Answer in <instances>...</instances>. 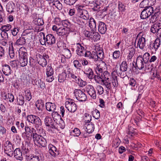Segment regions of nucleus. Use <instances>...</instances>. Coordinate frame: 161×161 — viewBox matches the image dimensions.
Here are the masks:
<instances>
[{"instance_id": "obj_1", "label": "nucleus", "mask_w": 161, "mask_h": 161, "mask_svg": "<svg viewBox=\"0 0 161 161\" xmlns=\"http://www.w3.org/2000/svg\"><path fill=\"white\" fill-rule=\"evenodd\" d=\"M19 62L22 67L26 66L28 63L27 50L24 47H21L19 51Z\"/></svg>"}, {"instance_id": "obj_2", "label": "nucleus", "mask_w": 161, "mask_h": 161, "mask_svg": "<svg viewBox=\"0 0 161 161\" xmlns=\"http://www.w3.org/2000/svg\"><path fill=\"white\" fill-rule=\"evenodd\" d=\"M62 72L59 74L58 76V81L60 83H63L66 80L70 79V71L71 69L68 67L62 66Z\"/></svg>"}, {"instance_id": "obj_3", "label": "nucleus", "mask_w": 161, "mask_h": 161, "mask_svg": "<svg viewBox=\"0 0 161 161\" xmlns=\"http://www.w3.org/2000/svg\"><path fill=\"white\" fill-rule=\"evenodd\" d=\"M43 35V40L42 39H40V41L41 44L44 45L46 42L47 44L50 45H52L54 44L56 42V38L54 36L51 34H48L47 35L45 36V34L43 33H42Z\"/></svg>"}, {"instance_id": "obj_4", "label": "nucleus", "mask_w": 161, "mask_h": 161, "mask_svg": "<svg viewBox=\"0 0 161 161\" xmlns=\"http://www.w3.org/2000/svg\"><path fill=\"white\" fill-rule=\"evenodd\" d=\"M27 120L28 122L37 126L38 127L42 125L41 119L37 116L33 114L29 115L27 116Z\"/></svg>"}, {"instance_id": "obj_5", "label": "nucleus", "mask_w": 161, "mask_h": 161, "mask_svg": "<svg viewBox=\"0 0 161 161\" xmlns=\"http://www.w3.org/2000/svg\"><path fill=\"white\" fill-rule=\"evenodd\" d=\"M36 58L38 64L42 67H45L47 64V59L49 58L47 55L43 54L42 55L39 53L36 55Z\"/></svg>"}, {"instance_id": "obj_6", "label": "nucleus", "mask_w": 161, "mask_h": 161, "mask_svg": "<svg viewBox=\"0 0 161 161\" xmlns=\"http://www.w3.org/2000/svg\"><path fill=\"white\" fill-rule=\"evenodd\" d=\"M13 145L9 141H7L4 144V153L8 156L11 157L13 154Z\"/></svg>"}, {"instance_id": "obj_7", "label": "nucleus", "mask_w": 161, "mask_h": 161, "mask_svg": "<svg viewBox=\"0 0 161 161\" xmlns=\"http://www.w3.org/2000/svg\"><path fill=\"white\" fill-rule=\"evenodd\" d=\"M148 64L142 59V57L141 56H139L136 58V66L135 67L139 69L142 70L146 68V65Z\"/></svg>"}, {"instance_id": "obj_8", "label": "nucleus", "mask_w": 161, "mask_h": 161, "mask_svg": "<svg viewBox=\"0 0 161 161\" xmlns=\"http://www.w3.org/2000/svg\"><path fill=\"white\" fill-rule=\"evenodd\" d=\"M74 93L76 98L80 101H85L87 99L86 95L80 89H75Z\"/></svg>"}, {"instance_id": "obj_9", "label": "nucleus", "mask_w": 161, "mask_h": 161, "mask_svg": "<svg viewBox=\"0 0 161 161\" xmlns=\"http://www.w3.org/2000/svg\"><path fill=\"white\" fill-rule=\"evenodd\" d=\"M86 90L88 95L93 99H96L97 94L96 91L92 86L90 85H87L86 87Z\"/></svg>"}, {"instance_id": "obj_10", "label": "nucleus", "mask_w": 161, "mask_h": 161, "mask_svg": "<svg viewBox=\"0 0 161 161\" xmlns=\"http://www.w3.org/2000/svg\"><path fill=\"white\" fill-rule=\"evenodd\" d=\"M65 105L66 108L70 112H74L77 109L76 105L73 102L67 101Z\"/></svg>"}, {"instance_id": "obj_11", "label": "nucleus", "mask_w": 161, "mask_h": 161, "mask_svg": "<svg viewBox=\"0 0 161 161\" xmlns=\"http://www.w3.org/2000/svg\"><path fill=\"white\" fill-rule=\"evenodd\" d=\"M140 34L137 36L135 41V43L137 42V46H139L141 49H143L146 44L145 38L141 36L138 38Z\"/></svg>"}, {"instance_id": "obj_12", "label": "nucleus", "mask_w": 161, "mask_h": 161, "mask_svg": "<svg viewBox=\"0 0 161 161\" xmlns=\"http://www.w3.org/2000/svg\"><path fill=\"white\" fill-rule=\"evenodd\" d=\"M156 2V0H143L140 4L141 8H147L150 6L153 5Z\"/></svg>"}, {"instance_id": "obj_13", "label": "nucleus", "mask_w": 161, "mask_h": 161, "mask_svg": "<svg viewBox=\"0 0 161 161\" xmlns=\"http://www.w3.org/2000/svg\"><path fill=\"white\" fill-rule=\"evenodd\" d=\"M94 125L92 122L85 123L83 128V129L88 133H92L94 131Z\"/></svg>"}, {"instance_id": "obj_14", "label": "nucleus", "mask_w": 161, "mask_h": 161, "mask_svg": "<svg viewBox=\"0 0 161 161\" xmlns=\"http://www.w3.org/2000/svg\"><path fill=\"white\" fill-rule=\"evenodd\" d=\"M86 49L81 44L77 43L76 44V53L80 56H84V54L85 52Z\"/></svg>"}, {"instance_id": "obj_15", "label": "nucleus", "mask_w": 161, "mask_h": 161, "mask_svg": "<svg viewBox=\"0 0 161 161\" xmlns=\"http://www.w3.org/2000/svg\"><path fill=\"white\" fill-rule=\"evenodd\" d=\"M22 136L25 142V145H27L28 146H30L31 144L32 135H31L30 133H22Z\"/></svg>"}, {"instance_id": "obj_16", "label": "nucleus", "mask_w": 161, "mask_h": 161, "mask_svg": "<svg viewBox=\"0 0 161 161\" xmlns=\"http://www.w3.org/2000/svg\"><path fill=\"white\" fill-rule=\"evenodd\" d=\"M44 122L46 125L53 129H55L54 125V122L52 119L48 116H46L44 119Z\"/></svg>"}, {"instance_id": "obj_17", "label": "nucleus", "mask_w": 161, "mask_h": 161, "mask_svg": "<svg viewBox=\"0 0 161 161\" xmlns=\"http://www.w3.org/2000/svg\"><path fill=\"white\" fill-rule=\"evenodd\" d=\"M3 73L5 75H9L11 74L12 70L9 65L7 64H4L2 65V69Z\"/></svg>"}, {"instance_id": "obj_18", "label": "nucleus", "mask_w": 161, "mask_h": 161, "mask_svg": "<svg viewBox=\"0 0 161 161\" xmlns=\"http://www.w3.org/2000/svg\"><path fill=\"white\" fill-rule=\"evenodd\" d=\"M59 36H63L64 39H66L67 38L68 35L67 31L66 29L64 27H60L58 30L57 31L56 33Z\"/></svg>"}, {"instance_id": "obj_19", "label": "nucleus", "mask_w": 161, "mask_h": 161, "mask_svg": "<svg viewBox=\"0 0 161 161\" xmlns=\"http://www.w3.org/2000/svg\"><path fill=\"white\" fill-rule=\"evenodd\" d=\"M84 74L86 75L87 77L90 79H93V76H94V73L92 69L90 67H84Z\"/></svg>"}, {"instance_id": "obj_20", "label": "nucleus", "mask_w": 161, "mask_h": 161, "mask_svg": "<svg viewBox=\"0 0 161 161\" xmlns=\"http://www.w3.org/2000/svg\"><path fill=\"white\" fill-rule=\"evenodd\" d=\"M49 152L53 157H55L59 154V152L56 148L53 145H49Z\"/></svg>"}, {"instance_id": "obj_21", "label": "nucleus", "mask_w": 161, "mask_h": 161, "mask_svg": "<svg viewBox=\"0 0 161 161\" xmlns=\"http://www.w3.org/2000/svg\"><path fill=\"white\" fill-rule=\"evenodd\" d=\"M98 30L101 34H103L105 33L107 31V27L106 25L104 22L101 21L99 22Z\"/></svg>"}, {"instance_id": "obj_22", "label": "nucleus", "mask_w": 161, "mask_h": 161, "mask_svg": "<svg viewBox=\"0 0 161 161\" xmlns=\"http://www.w3.org/2000/svg\"><path fill=\"white\" fill-rule=\"evenodd\" d=\"M14 157L17 159L20 160H23L22 152L20 148H16L14 151Z\"/></svg>"}, {"instance_id": "obj_23", "label": "nucleus", "mask_w": 161, "mask_h": 161, "mask_svg": "<svg viewBox=\"0 0 161 161\" xmlns=\"http://www.w3.org/2000/svg\"><path fill=\"white\" fill-rule=\"evenodd\" d=\"M95 61H97L98 59L102 60L103 59L104 53L103 50L99 49L97 53L94 52Z\"/></svg>"}, {"instance_id": "obj_24", "label": "nucleus", "mask_w": 161, "mask_h": 161, "mask_svg": "<svg viewBox=\"0 0 161 161\" xmlns=\"http://www.w3.org/2000/svg\"><path fill=\"white\" fill-rule=\"evenodd\" d=\"M46 108L49 111H53L56 110V106L54 103L47 102L46 103Z\"/></svg>"}, {"instance_id": "obj_25", "label": "nucleus", "mask_w": 161, "mask_h": 161, "mask_svg": "<svg viewBox=\"0 0 161 161\" xmlns=\"http://www.w3.org/2000/svg\"><path fill=\"white\" fill-rule=\"evenodd\" d=\"M77 15L80 18H82L85 20H87L89 19V14L88 12L86 10H83L81 12L77 13Z\"/></svg>"}, {"instance_id": "obj_26", "label": "nucleus", "mask_w": 161, "mask_h": 161, "mask_svg": "<svg viewBox=\"0 0 161 161\" xmlns=\"http://www.w3.org/2000/svg\"><path fill=\"white\" fill-rule=\"evenodd\" d=\"M89 25L90 29L92 31H95L96 28V22L92 17H91L89 19Z\"/></svg>"}, {"instance_id": "obj_27", "label": "nucleus", "mask_w": 161, "mask_h": 161, "mask_svg": "<svg viewBox=\"0 0 161 161\" xmlns=\"http://www.w3.org/2000/svg\"><path fill=\"white\" fill-rule=\"evenodd\" d=\"M36 106L40 112H42L44 108V104L41 101L38 100L36 102Z\"/></svg>"}, {"instance_id": "obj_28", "label": "nucleus", "mask_w": 161, "mask_h": 161, "mask_svg": "<svg viewBox=\"0 0 161 161\" xmlns=\"http://www.w3.org/2000/svg\"><path fill=\"white\" fill-rule=\"evenodd\" d=\"M34 85H37L39 87H40L42 89H44L45 87V83L41 80H34Z\"/></svg>"}, {"instance_id": "obj_29", "label": "nucleus", "mask_w": 161, "mask_h": 161, "mask_svg": "<svg viewBox=\"0 0 161 161\" xmlns=\"http://www.w3.org/2000/svg\"><path fill=\"white\" fill-rule=\"evenodd\" d=\"M83 54V56L88 57L89 59H92L95 61V58H96L95 57L94 52L92 53L90 51H86V50L85 52Z\"/></svg>"}, {"instance_id": "obj_30", "label": "nucleus", "mask_w": 161, "mask_h": 161, "mask_svg": "<svg viewBox=\"0 0 161 161\" xmlns=\"http://www.w3.org/2000/svg\"><path fill=\"white\" fill-rule=\"evenodd\" d=\"M72 21L75 23H76L79 25H83L84 23L83 21H82L79 16L78 17L74 16L72 18Z\"/></svg>"}, {"instance_id": "obj_31", "label": "nucleus", "mask_w": 161, "mask_h": 161, "mask_svg": "<svg viewBox=\"0 0 161 161\" xmlns=\"http://www.w3.org/2000/svg\"><path fill=\"white\" fill-rule=\"evenodd\" d=\"M26 43V41L23 35L20 37L15 42V44L17 45H23Z\"/></svg>"}, {"instance_id": "obj_32", "label": "nucleus", "mask_w": 161, "mask_h": 161, "mask_svg": "<svg viewBox=\"0 0 161 161\" xmlns=\"http://www.w3.org/2000/svg\"><path fill=\"white\" fill-rule=\"evenodd\" d=\"M128 65L126 61H123L120 65V70L124 72L127 70Z\"/></svg>"}, {"instance_id": "obj_33", "label": "nucleus", "mask_w": 161, "mask_h": 161, "mask_svg": "<svg viewBox=\"0 0 161 161\" xmlns=\"http://www.w3.org/2000/svg\"><path fill=\"white\" fill-rule=\"evenodd\" d=\"M17 104L20 106H23L25 103L24 97L22 95H19L17 98Z\"/></svg>"}, {"instance_id": "obj_34", "label": "nucleus", "mask_w": 161, "mask_h": 161, "mask_svg": "<svg viewBox=\"0 0 161 161\" xmlns=\"http://www.w3.org/2000/svg\"><path fill=\"white\" fill-rule=\"evenodd\" d=\"M41 138L38 141V144L39 145V146L40 147L41 146L43 147H45L47 145V141L46 139L43 136L41 137Z\"/></svg>"}, {"instance_id": "obj_35", "label": "nucleus", "mask_w": 161, "mask_h": 161, "mask_svg": "<svg viewBox=\"0 0 161 161\" xmlns=\"http://www.w3.org/2000/svg\"><path fill=\"white\" fill-rule=\"evenodd\" d=\"M14 7L15 6L14 4L8 3L6 5V9L8 12L12 13L14 11Z\"/></svg>"}, {"instance_id": "obj_36", "label": "nucleus", "mask_w": 161, "mask_h": 161, "mask_svg": "<svg viewBox=\"0 0 161 161\" xmlns=\"http://www.w3.org/2000/svg\"><path fill=\"white\" fill-rule=\"evenodd\" d=\"M135 53V49L134 48L130 49L129 54L127 56V60L128 62L131 61V59L133 57Z\"/></svg>"}, {"instance_id": "obj_37", "label": "nucleus", "mask_w": 161, "mask_h": 161, "mask_svg": "<svg viewBox=\"0 0 161 161\" xmlns=\"http://www.w3.org/2000/svg\"><path fill=\"white\" fill-rule=\"evenodd\" d=\"M53 69L52 68L51 64H48L46 70V74L48 75H53L54 74Z\"/></svg>"}, {"instance_id": "obj_38", "label": "nucleus", "mask_w": 161, "mask_h": 161, "mask_svg": "<svg viewBox=\"0 0 161 161\" xmlns=\"http://www.w3.org/2000/svg\"><path fill=\"white\" fill-rule=\"evenodd\" d=\"M159 25L157 24H153L151 27L150 31L153 33H155L158 31L159 29Z\"/></svg>"}, {"instance_id": "obj_39", "label": "nucleus", "mask_w": 161, "mask_h": 161, "mask_svg": "<svg viewBox=\"0 0 161 161\" xmlns=\"http://www.w3.org/2000/svg\"><path fill=\"white\" fill-rule=\"evenodd\" d=\"M153 13L154 16H155L156 18L158 19V18L160 16L161 14L160 7L159 6L157 7L154 9Z\"/></svg>"}, {"instance_id": "obj_40", "label": "nucleus", "mask_w": 161, "mask_h": 161, "mask_svg": "<svg viewBox=\"0 0 161 161\" xmlns=\"http://www.w3.org/2000/svg\"><path fill=\"white\" fill-rule=\"evenodd\" d=\"M160 44V40L159 38H157L155 40L154 43L153 44V47L156 51L158 48Z\"/></svg>"}, {"instance_id": "obj_41", "label": "nucleus", "mask_w": 161, "mask_h": 161, "mask_svg": "<svg viewBox=\"0 0 161 161\" xmlns=\"http://www.w3.org/2000/svg\"><path fill=\"white\" fill-rule=\"evenodd\" d=\"M81 133L80 130L77 128H75L71 132V135L73 136H79Z\"/></svg>"}, {"instance_id": "obj_42", "label": "nucleus", "mask_w": 161, "mask_h": 161, "mask_svg": "<svg viewBox=\"0 0 161 161\" xmlns=\"http://www.w3.org/2000/svg\"><path fill=\"white\" fill-rule=\"evenodd\" d=\"M25 93V97L26 100L30 101L31 99V94L30 91L27 89L24 90Z\"/></svg>"}, {"instance_id": "obj_43", "label": "nucleus", "mask_w": 161, "mask_h": 161, "mask_svg": "<svg viewBox=\"0 0 161 161\" xmlns=\"http://www.w3.org/2000/svg\"><path fill=\"white\" fill-rule=\"evenodd\" d=\"M103 79L105 80H107L108 81H110L109 78H111L110 73L108 71H104L103 74Z\"/></svg>"}, {"instance_id": "obj_44", "label": "nucleus", "mask_w": 161, "mask_h": 161, "mask_svg": "<svg viewBox=\"0 0 161 161\" xmlns=\"http://www.w3.org/2000/svg\"><path fill=\"white\" fill-rule=\"evenodd\" d=\"M23 36L25 38V41H27L28 42H29L32 39L33 35L32 33L30 32L26 35H23Z\"/></svg>"}, {"instance_id": "obj_45", "label": "nucleus", "mask_w": 161, "mask_h": 161, "mask_svg": "<svg viewBox=\"0 0 161 161\" xmlns=\"http://www.w3.org/2000/svg\"><path fill=\"white\" fill-rule=\"evenodd\" d=\"M42 136H41L37 134V133H34L33 135V141L34 142L35 144L36 143H38V141H39L40 138H41Z\"/></svg>"}, {"instance_id": "obj_46", "label": "nucleus", "mask_w": 161, "mask_h": 161, "mask_svg": "<svg viewBox=\"0 0 161 161\" xmlns=\"http://www.w3.org/2000/svg\"><path fill=\"white\" fill-rule=\"evenodd\" d=\"M149 17L146 9L144 8L142 12L140 15L141 19H146Z\"/></svg>"}, {"instance_id": "obj_47", "label": "nucleus", "mask_w": 161, "mask_h": 161, "mask_svg": "<svg viewBox=\"0 0 161 161\" xmlns=\"http://www.w3.org/2000/svg\"><path fill=\"white\" fill-rule=\"evenodd\" d=\"M101 36L98 33L95 32L94 31L93 34L92 36V38L94 41H97V40H100Z\"/></svg>"}, {"instance_id": "obj_48", "label": "nucleus", "mask_w": 161, "mask_h": 161, "mask_svg": "<svg viewBox=\"0 0 161 161\" xmlns=\"http://www.w3.org/2000/svg\"><path fill=\"white\" fill-rule=\"evenodd\" d=\"M63 52L64 55L67 58H70L71 57V54L69 49L67 48H65L64 49Z\"/></svg>"}, {"instance_id": "obj_49", "label": "nucleus", "mask_w": 161, "mask_h": 161, "mask_svg": "<svg viewBox=\"0 0 161 161\" xmlns=\"http://www.w3.org/2000/svg\"><path fill=\"white\" fill-rule=\"evenodd\" d=\"M84 119L85 120V123H89L92 120V117L91 115L89 114L86 113L84 114Z\"/></svg>"}, {"instance_id": "obj_50", "label": "nucleus", "mask_w": 161, "mask_h": 161, "mask_svg": "<svg viewBox=\"0 0 161 161\" xmlns=\"http://www.w3.org/2000/svg\"><path fill=\"white\" fill-rule=\"evenodd\" d=\"M93 116L96 119H98L100 117V113L97 109H95L92 112Z\"/></svg>"}, {"instance_id": "obj_51", "label": "nucleus", "mask_w": 161, "mask_h": 161, "mask_svg": "<svg viewBox=\"0 0 161 161\" xmlns=\"http://www.w3.org/2000/svg\"><path fill=\"white\" fill-rule=\"evenodd\" d=\"M93 79H94L96 82L97 83H99L101 81L102 82V80H104L103 79V76H99L98 75L93 76Z\"/></svg>"}, {"instance_id": "obj_52", "label": "nucleus", "mask_w": 161, "mask_h": 161, "mask_svg": "<svg viewBox=\"0 0 161 161\" xmlns=\"http://www.w3.org/2000/svg\"><path fill=\"white\" fill-rule=\"evenodd\" d=\"M70 78H71L73 80H74L73 81H75L76 83L78 81V80L80 78L78 76H77V75H75L73 73H72L71 71H70Z\"/></svg>"}, {"instance_id": "obj_53", "label": "nucleus", "mask_w": 161, "mask_h": 161, "mask_svg": "<svg viewBox=\"0 0 161 161\" xmlns=\"http://www.w3.org/2000/svg\"><path fill=\"white\" fill-rule=\"evenodd\" d=\"M150 54L148 53H146L143 55L142 57V59L147 63L148 64Z\"/></svg>"}, {"instance_id": "obj_54", "label": "nucleus", "mask_w": 161, "mask_h": 161, "mask_svg": "<svg viewBox=\"0 0 161 161\" xmlns=\"http://www.w3.org/2000/svg\"><path fill=\"white\" fill-rule=\"evenodd\" d=\"M11 28V25L10 24H8L6 25H3L1 27V30L2 31H9Z\"/></svg>"}, {"instance_id": "obj_55", "label": "nucleus", "mask_w": 161, "mask_h": 161, "mask_svg": "<svg viewBox=\"0 0 161 161\" xmlns=\"http://www.w3.org/2000/svg\"><path fill=\"white\" fill-rule=\"evenodd\" d=\"M76 83L79 84V86L81 87H83L86 85L87 82L86 81L83 80L80 78L78 80Z\"/></svg>"}, {"instance_id": "obj_56", "label": "nucleus", "mask_w": 161, "mask_h": 161, "mask_svg": "<svg viewBox=\"0 0 161 161\" xmlns=\"http://www.w3.org/2000/svg\"><path fill=\"white\" fill-rule=\"evenodd\" d=\"M146 9V10L148 15L149 16H150L152 13H153L154 10L153 9V7L151 6L148 7L147 8H145Z\"/></svg>"}, {"instance_id": "obj_57", "label": "nucleus", "mask_w": 161, "mask_h": 161, "mask_svg": "<svg viewBox=\"0 0 161 161\" xmlns=\"http://www.w3.org/2000/svg\"><path fill=\"white\" fill-rule=\"evenodd\" d=\"M62 26H63L64 27L69 29L70 26V24L67 20H63Z\"/></svg>"}, {"instance_id": "obj_58", "label": "nucleus", "mask_w": 161, "mask_h": 161, "mask_svg": "<svg viewBox=\"0 0 161 161\" xmlns=\"http://www.w3.org/2000/svg\"><path fill=\"white\" fill-rule=\"evenodd\" d=\"M113 79L112 80V83L114 87H117L118 86V82L117 79V76H115L113 77Z\"/></svg>"}, {"instance_id": "obj_59", "label": "nucleus", "mask_w": 161, "mask_h": 161, "mask_svg": "<svg viewBox=\"0 0 161 161\" xmlns=\"http://www.w3.org/2000/svg\"><path fill=\"white\" fill-rule=\"evenodd\" d=\"M54 22L55 24L58 26L61 27L62 26V21H61L60 18H55Z\"/></svg>"}, {"instance_id": "obj_60", "label": "nucleus", "mask_w": 161, "mask_h": 161, "mask_svg": "<svg viewBox=\"0 0 161 161\" xmlns=\"http://www.w3.org/2000/svg\"><path fill=\"white\" fill-rule=\"evenodd\" d=\"M46 75V80L47 82H51L54 80V78L53 75Z\"/></svg>"}, {"instance_id": "obj_61", "label": "nucleus", "mask_w": 161, "mask_h": 161, "mask_svg": "<svg viewBox=\"0 0 161 161\" xmlns=\"http://www.w3.org/2000/svg\"><path fill=\"white\" fill-rule=\"evenodd\" d=\"M95 72L97 75L103 76V70L102 68L99 67L95 69Z\"/></svg>"}, {"instance_id": "obj_62", "label": "nucleus", "mask_w": 161, "mask_h": 161, "mask_svg": "<svg viewBox=\"0 0 161 161\" xmlns=\"http://www.w3.org/2000/svg\"><path fill=\"white\" fill-rule=\"evenodd\" d=\"M74 66L77 69H79L81 67V64L79 62L78 60H75L73 61Z\"/></svg>"}, {"instance_id": "obj_63", "label": "nucleus", "mask_w": 161, "mask_h": 161, "mask_svg": "<svg viewBox=\"0 0 161 161\" xmlns=\"http://www.w3.org/2000/svg\"><path fill=\"white\" fill-rule=\"evenodd\" d=\"M52 112L51 115L54 120L55 119H57V118L60 117V115L57 112L55 111H53Z\"/></svg>"}, {"instance_id": "obj_64", "label": "nucleus", "mask_w": 161, "mask_h": 161, "mask_svg": "<svg viewBox=\"0 0 161 161\" xmlns=\"http://www.w3.org/2000/svg\"><path fill=\"white\" fill-rule=\"evenodd\" d=\"M120 56V52L119 50H116L114 52L113 54V58L116 59L119 58Z\"/></svg>"}]
</instances>
